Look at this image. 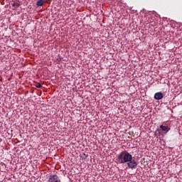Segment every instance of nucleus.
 <instances>
[{"label":"nucleus","mask_w":182,"mask_h":182,"mask_svg":"<svg viewBox=\"0 0 182 182\" xmlns=\"http://www.w3.org/2000/svg\"><path fill=\"white\" fill-rule=\"evenodd\" d=\"M133 160V156L127 151H122L117 156V161L120 164H124V163H129Z\"/></svg>","instance_id":"nucleus-1"},{"label":"nucleus","mask_w":182,"mask_h":182,"mask_svg":"<svg viewBox=\"0 0 182 182\" xmlns=\"http://www.w3.org/2000/svg\"><path fill=\"white\" fill-rule=\"evenodd\" d=\"M127 166L132 170H134L137 167V161L132 159L127 162Z\"/></svg>","instance_id":"nucleus-2"},{"label":"nucleus","mask_w":182,"mask_h":182,"mask_svg":"<svg viewBox=\"0 0 182 182\" xmlns=\"http://www.w3.org/2000/svg\"><path fill=\"white\" fill-rule=\"evenodd\" d=\"M47 182H60V179L58 175H51Z\"/></svg>","instance_id":"nucleus-3"},{"label":"nucleus","mask_w":182,"mask_h":182,"mask_svg":"<svg viewBox=\"0 0 182 182\" xmlns=\"http://www.w3.org/2000/svg\"><path fill=\"white\" fill-rule=\"evenodd\" d=\"M163 97H164V95H163V93H161L160 92H156L154 95L155 100H161V99H163Z\"/></svg>","instance_id":"nucleus-4"},{"label":"nucleus","mask_w":182,"mask_h":182,"mask_svg":"<svg viewBox=\"0 0 182 182\" xmlns=\"http://www.w3.org/2000/svg\"><path fill=\"white\" fill-rule=\"evenodd\" d=\"M10 5H11L12 8H14L13 9L14 10H15V9H16V8H19V6H21V4L16 3L14 1L10 3Z\"/></svg>","instance_id":"nucleus-5"},{"label":"nucleus","mask_w":182,"mask_h":182,"mask_svg":"<svg viewBox=\"0 0 182 182\" xmlns=\"http://www.w3.org/2000/svg\"><path fill=\"white\" fill-rule=\"evenodd\" d=\"M160 129H161V130H163V132H168V130H170V128H168V127H166L164 125H161L160 126Z\"/></svg>","instance_id":"nucleus-6"},{"label":"nucleus","mask_w":182,"mask_h":182,"mask_svg":"<svg viewBox=\"0 0 182 182\" xmlns=\"http://www.w3.org/2000/svg\"><path fill=\"white\" fill-rule=\"evenodd\" d=\"M44 4V1L43 0H38L37 2H36V5L37 6H42Z\"/></svg>","instance_id":"nucleus-7"},{"label":"nucleus","mask_w":182,"mask_h":182,"mask_svg":"<svg viewBox=\"0 0 182 182\" xmlns=\"http://www.w3.org/2000/svg\"><path fill=\"white\" fill-rule=\"evenodd\" d=\"M36 87H37L38 89H41V87H42V84L38 82V83L36 85Z\"/></svg>","instance_id":"nucleus-8"},{"label":"nucleus","mask_w":182,"mask_h":182,"mask_svg":"<svg viewBox=\"0 0 182 182\" xmlns=\"http://www.w3.org/2000/svg\"><path fill=\"white\" fill-rule=\"evenodd\" d=\"M157 132H160V130H159V129H157Z\"/></svg>","instance_id":"nucleus-9"}]
</instances>
